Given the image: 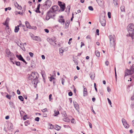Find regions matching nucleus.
Masks as SVG:
<instances>
[{
  "mask_svg": "<svg viewBox=\"0 0 134 134\" xmlns=\"http://www.w3.org/2000/svg\"><path fill=\"white\" fill-rule=\"evenodd\" d=\"M38 74L37 72H32L31 74H28V78L29 80H32V82L35 85H37V82Z\"/></svg>",
  "mask_w": 134,
  "mask_h": 134,
  "instance_id": "1",
  "label": "nucleus"
},
{
  "mask_svg": "<svg viewBox=\"0 0 134 134\" xmlns=\"http://www.w3.org/2000/svg\"><path fill=\"white\" fill-rule=\"evenodd\" d=\"M127 30L129 32V35H127V36H131L134 34V25L132 23L129 24L127 27Z\"/></svg>",
  "mask_w": 134,
  "mask_h": 134,
  "instance_id": "2",
  "label": "nucleus"
},
{
  "mask_svg": "<svg viewBox=\"0 0 134 134\" xmlns=\"http://www.w3.org/2000/svg\"><path fill=\"white\" fill-rule=\"evenodd\" d=\"M52 2L50 0H47L43 3L42 6V8L45 10L48 9L51 6Z\"/></svg>",
  "mask_w": 134,
  "mask_h": 134,
  "instance_id": "3",
  "label": "nucleus"
},
{
  "mask_svg": "<svg viewBox=\"0 0 134 134\" xmlns=\"http://www.w3.org/2000/svg\"><path fill=\"white\" fill-rule=\"evenodd\" d=\"M134 72V69L132 67L130 70L126 69L125 71L124 76L125 77L128 75H130L133 74Z\"/></svg>",
  "mask_w": 134,
  "mask_h": 134,
  "instance_id": "4",
  "label": "nucleus"
},
{
  "mask_svg": "<svg viewBox=\"0 0 134 134\" xmlns=\"http://www.w3.org/2000/svg\"><path fill=\"white\" fill-rule=\"evenodd\" d=\"M100 22L101 25L103 26H104L106 24V20L104 16H100Z\"/></svg>",
  "mask_w": 134,
  "mask_h": 134,
  "instance_id": "5",
  "label": "nucleus"
},
{
  "mask_svg": "<svg viewBox=\"0 0 134 134\" xmlns=\"http://www.w3.org/2000/svg\"><path fill=\"white\" fill-rule=\"evenodd\" d=\"M53 13L52 11L50 10V11L48 12L47 14V16L46 17V19H49L50 17H51L52 16H54L55 15L53 14Z\"/></svg>",
  "mask_w": 134,
  "mask_h": 134,
  "instance_id": "6",
  "label": "nucleus"
},
{
  "mask_svg": "<svg viewBox=\"0 0 134 134\" xmlns=\"http://www.w3.org/2000/svg\"><path fill=\"white\" fill-rule=\"evenodd\" d=\"M9 20L10 19L8 18H7L6 19L5 22L3 23V25L6 26V29L9 30V33H8V34H10V32H11V30L9 29L8 26V23Z\"/></svg>",
  "mask_w": 134,
  "mask_h": 134,
  "instance_id": "7",
  "label": "nucleus"
},
{
  "mask_svg": "<svg viewBox=\"0 0 134 134\" xmlns=\"http://www.w3.org/2000/svg\"><path fill=\"white\" fill-rule=\"evenodd\" d=\"M58 4L60 7L61 11H64L65 8V4L64 3L59 1H58Z\"/></svg>",
  "mask_w": 134,
  "mask_h": 134,
  "instance_id": "8",
  "label": "nucleus"
},
{
  "mask_svg": "<svg viewBox=\"0 0 134 134\" xmlns=\"http://www.w3.org/2000/svg\"><path fill=\"white\" fill-rule=\"evenodd\" d=\"M64 118H63V120L67 122H69L70 121V120L67 117V115L65 112L63 113L62 115Z\"/></svg>",
  "mask_w": 134,
  "mask_h": 134,
  "instance_id": "9",
  "label": "nucleus"
},
{
  "mask_svg": "<svg viewBox=\"0 0 134 134\" xmlns=\"http://www.w3.org/2000/svg\"><path fill=\"white\" fill-rule=\"evenodd\" d=\"M122 121L123 125L125 128L127 129L129 127V124L127 123L125 119H122Z\"/></svg>",
  "mask_w": 134,
  "mask_h": 134,
  "instance_id": "10",
  "label": "nucleus"
},
{
  "mask_svg": "<svg viewBox=\"0 0 134 134\" xmlns=\"http://www.w3.org/2000/svg\"><path fill=\"white\" fill-rule=\"evenodd\" d=\"M64 17L60 15L59 16L58 21L62 24H64L65 23V21L63 19Z\"/></svg>",
  "mask_w": 134,
  "mask_h": 134,
  "instance_id": "11",
  "label": "nucleus"
},
{
  "mask_svg": "<svg viewBox=\"0 0 134 134\" xmlns=\"http://www.w3.org/2000/svg\"><path fill=\"white\" fill-rule=\"evenodd\" d=\"M5 52L6 54L8 55V57H13L14 56L13 53H11L10 50L8 49H6L5 50Z\"/></svg>",
  "mask_w": 134,
  "mask_h": 134,
  "instance_id": "12",
  "label": "nucleus"
},
{
  "mask_svg": "<svg viewBox=\"0 0 134 134\" xmlns=\"http://www.w3.org/2000/svg\"><path fill=\"white\" fill-rule=\"evenodd\" d=\"M58 9V7L57 5H55L53 6L51 9V10L54 13L56 11H57Z\"/></svg>",
  "mask_w": 134,
  "mask_h": 134,
  "instance_id": "13",
  "label": "nucleus"
},
{
  "mask_svg": "<svg viewBox=\"0 0 134 134\" xmlns=\"http://www.w3.org/2000/svg\"><path fill=\"white\" fill-rule=\"evenodd\" d=\"M32 37L33 40L35 41H41V38L38 36H33Z\"/></svg>",
  "mask_w": 134,
  "mask_h": 134,
  "instance_id": "14",
  "label": "nucleus"
},
{
  "mask_svg": "<svg viewBox=\"0 0 134 134\" xmlns=\"http://www.w3.org/2000/svg\"><path fill=\"white\" fill-rule=\"evenodd\" d=\"M115 40H112L111 41H110V46L111 47H114L115 48L116 43L115 42Z\"/></svg>",
  "mask_w": 134,
  "mask_h": 134,
  "instance_id": "15",
  "label": "nucleus"
},
{
  "mask_svg": "<svg viewBox=\"0 0 134 134\" xmlns=\"http://www.w3.org/2000/svg\"><path fill=\"white\" fill-rule=\"evenodd\" d=\"M83 96H85L87 95L88 92L87 89L84 86H83Z\"/></svg>",
  "mask_w": 134,
  "mask_h": 134,
  "instance_id": "16",
  "label": "nucleus"
},
{
  "mask_svg": "<svg viewBox=\"0 0 134 134\" xmlns=\"http://www.w3.org/2000/svg\"><path fill=\"white\" fill-rule=\"evenodd\" d=\"M98 4L100 6H103L104 4L103 0H96Z\"/></svg>",
  "mask_w": 134,
  "mask_h": 134,
  "instance_id": "17",
  "label": "nucleus"
},
{
  "mask_svg": "<svg viewBox=\"0 0 134 134\" xmlns=\"http://www.w3.org/2000/svg\"><path fill=\"white\" fill-rule=\"evenodd\" d=\"M73 103L75 108L78 111L79 109V105L75 101H73Z\"/></svg>",
  "mask_w": 134,
  "mask_h": 134,
  "instance_id": "18",
  "label": "nucleus"
},
{
  "mask_svg": "<svg viewBox=\"0 0 134 134\" xmlns=\"http://www.w3.org/2000/svg\"><path fill=\"white\" fill-rule=\"evenodd\" d=\"M8 129L9 130H11L13 129V125L12 123L10 122L8 123Z\"/></svg>",
  "mask_w": 134,
  "mask_h": 134,
  "instance_id": "19",
  "label": "nucleus"
},
{
  "mask_svg": "<svg viewBox=\"0 0 134 134\" xmlns=\"http://www.w3.org/2000/svg\"><path fill=\"white\" fill-rule=\"evenodd\" d=\"M109 39L110 41L115 40V37L114 35H109Z\"/></svg>",
  "mask_w": 134,
  "mask_h": 134,
  "instance_id": "20",
  "label": "nucleus"
},
{
  "mask_svg": "<svg viewBox=\"0 0 134 134\" xmlns=\"http://www.w3.org/2000/svg\"><path fill=\"white\" fill-rule=\"evenodd\" d=\"M18 59L20 60H21L25 63L26 64H27V63L25 61V60L23 58L21 55H19L18 57Z\"/></svg>",
  "mask_w": 134,
  "mask_h": 134,
  "instance_id": "21",
  "label": "nucleus"
},
{
  "mask_svg": "<svg viewBox=\"0 0 134 134\" xmlns=\"http://www.w3.org/2000/svg\"><path fill=\"white\" fill-rule=\"evenodd\" d=\"M21 24H19L17 25V26H15L14 29V32L15 33H17L18 32L19 29V27L20 26Z\"/></svg>",
  "mask_w": 134,
  "mask_h": 134,
  "instance_id": "22",
  "label": "nucleus"
},
{
  "mask_svg": "<svg viewBox=\"0 0 134 134\" xmlns=\"http://www.w3.org/2000/svg\"><path fill=\"white\" fill-rule=\"evenodd\" d=\"M15 6L17 8L20 10H21L22 7L21 6H20L17 2H16L14 3Z\"/></svg>",
  "mask_w": 134,
  "mask_h": 134,
  "instance_id": "23",
  "label": "nucleus"
},
{
  "mask_svg": "<svg viewBox=\"0 0 134 134\" xmlns=\"http://www.w3.org/2000/svg\"><path fill=\"white\" fill-rule=\"evenodd\" d=\"M40 4H38L37 8H36V10H35V12L37 13H40L41 12L40 11Z\"/></svg>",
  "mask_w": 134,
  "mask_h": 134,
  "instance_id": "24",
  "label": "nucleus"
},
{
  "mask_svg": "<svg viewBox=\"0 0 134 134\" xmlns=\"http://www.w3.org/2000/svg\"><path fill=\"white\" fill-rule=\"evenodd\" d=\"M54 114L53 115L54 116H56L59 114V113L58 110H54Z\"/></svg>",
  "mask_w": 134,
  "mask_h": 134,
  "instance_id": "25",
  "label": "nucleus"
},
{
  "mask_svg": "<svg viewBox=\"0 0 134 134\" xmlns=\"http://www.w3.org/2000/svg\"><path fill=\"white\" fill-rule=\"evenodd\" d=\"M26 26L27 28L30 29L31 28V26L30 24L27 21L25 22Z\"/></svg>",
  "mask_w": 134,
  "mask_h": 134,
  "instance_id": "26",
  "label": "nucleus"
},
{
  "mask_svg": "<svg viewBox=\"0 0 134 134\" xmlns=\"http://www.w3.org/2000/svg\"><path fill=\"white\" fill-rule=\"evenodd\" d=\"M61 127L57 125H56L54 127V129L57 130H59L61 129Z\"/></svg>",
  "mask_w": 134,
  "mask_h": 134,
  "instance_id": "27",
  "label": "nucleus"
},
{
  "mask_svg": "<svg viewBox=\"0 0 134 134\" xmlns=\"http://www.w3.org/2000/svg\"><path fill=\"white\" fill-rule=\"evenodd\" d=\"M70 8L71 7L70 5H69L67 6L66 9V11L69 13L70 12Z\"/></svg>",
  "mask_w": 134,
  "mask_h": 134,
  "instance_id": "28",
  "label": "nucleus"
},
{
  "mask_svg": "<svg viewBox=\"0 0 134 134\" xmlns=\"http://www.w3.org/2000/svg\"><path fill=\"white\" fill-rule=\"evenodd\" d=\"M95 54L96 56L98 57H99L100 56V53L99 51H96L95 52Z\"/></svg>",
  "mask_w": 134,
  "mask_h": 134,
  "instance_id": "29",
  "label": "nucleus"
},
{
  "mask_svg": "<svg viewBox=\"0 0 134 134\" xmlns=\"http://www.w3.org/2000/svg\"><path fill=\"white\" fill-rule=\"evenodd\" d=\"M120 9L121 11L122 12H125V7L124 5H122L120 7Z\"/></svg>",
  "mask_w": 134,
  "mask_h": 134,
  "instance_id": "30",
  "label": "nucleus"
},
{
  "mask_svg": "<svg viewBox=\"0 0 134 134\" xmlns=\"http://www.w3.org/2000/svg\"><path fill=\"white\" fill-rule=\"evenodd\" d=\"M24 123L25 126H27L30 124V122L29 120H27Z\"/></svg>",
  "mask_w": 134,
  "mask_h": 134,
  "instance_id": "31",
  "label": "nucleus"
},
{
  "mask_svg": "<svg viewBox=\"0 0 134 134\" xmlns=\"http://www.w3.org/2000/svg\"><path fill=\"white\" fill-rule=\"evenodd\" d=\"M20 113L21 116H24V115H25V113L24 112L22 111H20Z\"/></svg>",
  "mask_w": 134,
  "mask_h": 134,
  "instance_id": "32",
  "label": "nucleus"
},
{
  "mask_svg": "<svg viewBox=\"0 0 134 134\" xmlns=\"http://www.w3.org/2000/svg\"><path fill=\"white\" fill-rule=\"evenodd\" d=\"M19 99L21 101H23L24 98L23 97L21 96H19L18 97Z\"/></svg>",
  "mask_w": 134,
  "mask_h": 134,
  "instance_id": "33",
  "label": "nucleus"
},
{
  "mask_svg": "<svg viewBox=\"0 0 134 134\" xmlns=\"http://www.w3.org/2000/svg\"><path fill=\"white\" fill-rule=\"evenodd\" d=\"M118 1L116 0L115 1H113V3L115 6H116L118 5Z\"/></svg>",
  "mask_w": 134,
  "mask_h": 134,
  "instance_id": "34",
  "label": "nucleus"
},
{
  "mask_svg": "<svg viewBox=\"0 0 134 134\" xmlns=\"http://www.w3.org/2000/svg\"><path fill=\"white\" fill-rule=\"evenodd\" d=\"M15 63L16 65L18 66H19L20 65V63L19 62H15Z\"/></svg>",
  "mask_w": 134,
  "mask_h": 134,
  "instance_id": "35",
  "label": "nucleus"
},
{
  "mask_svg": "<svg viewBox=\"0 0 134 134\" xmlns=\"http://www.w3.org/2000/svg\"><path fill=\"white\" fill-rule=\"evenodd\" d=\"M90 77L91 78L92 80H93L94 78V74H92L90 75Z\"/></svg>",
  "mask_w": 134,
  "mask_h": 134,
  "instance_id": "36",
  "label": "nucleus"
},
{
  "mask_svg": "<svg viewBox=\"0 0 134 134\" xmlns=\"http://www.w3.org/2000/svg\"><path fill=\"white\" fill-rule=\"evenodd\" d=\"M17 13L18 14H20L21 15H23V13H21L20 12H17L16 11V12H15V14L16 15L17 14V13Z\"/></svg>",
  "mask_w": 134,
  "mask_h": 134,
  "instance_id": "37",
  "label": "nucleus"
},
{
  "mask_svg": "<svg viewBox=\"0 0 134 134\" xmlns=\"http://www.w3.org/2000/svg\"><path fill=\"white\" fill-rule=\"evenodd\" d=\"M88 9L89 10L93 11V8L91 6H89L88 7Z\"/></svg>",
  "mask_w": 134,
  "mask_h": 134,
  "instance_id": "38",
  "label": "nucleus"
},
{
  "mask_svg": "<svg viewBox=\"0 0 134 134\" xmlns=\"http://www.w3.org/2000/svg\"><path fill=\"white\" fill-rule=\"evenodd\" d=\"M29 54L30 56L31 57H33L34 56V54L31 52H30L29 53Z\"/></svg>",
  "mask_w": 134,
  "mask_h": 134,
  "instance_id": "39",
  "label": "nucleus"
},
{
  "mask_svg": "<svg viewBox=\"0 0 134 134\" xmlns=\"http://www.w3.org/2000/svg\"><path fill=\"white\" fill-rule=\"evenodd\" d=\"M59 52L60 53H63L64 52L62 48H60L59 49Z\"/></svg>",
  "mask_w": 134,
  "mask_h": 134,
  "instance_id": "40",
  "label": "nucleus"
},
{
  "mask_svg": "<svg viewBox=\"0 0 134 134\" xmlns=\"http://www.w3.org/2000/svg\"><path fill=\"white\" fill-rule=\"evenodd\" d=\"M108 18H111V13L109 12H108Z\"/></svg>",
  "mask_w": 134,
  "mask_h": 134,
  "instance_id": "41",
  "label": "nucleus"
},
{
  "mask_svg": "<svg viewBox=\"0 0 134 134\" xmlns=\"http://www.w3.org/2000/svg\"><path fill=\"white\" fill-rule=\"evenodd\" d=\"M54 79V77L53 76H52L50 77L49 80L50 81H51L53 79Z\"/></svg>",
  "mask_w": 134,
  "mask_h": 134,
  "instance_id": "42",
  "label": "nucleus"
},
{
  "mask_svg": "<svg viewBox=\"0 0 134 134\" xmlns=\"http://www.w3.org/2000/svg\"><path fill=\"white\" fill-rule=\"evenodd\" d=\"M107 100L109 103L110 104V105H111V103L110 99L109 98H107Z\"/></svg>",
  "mask_w": 134,
  "mask_h": 134,
  "instance_id": "43",
  "label": "nucleus"
},
{
  "mask_svg": "<svg viewBox=\"0 0 134 134\" xmlns=\"http://www.w3.org/2000/svg\"><path fill=\"white\" fill-rule=\"evenodd\" d=\"M65 81V80L64 79L62 78V85H64V82Z\"/></svg>",
  "mask_w": 134,
  "mask_h": 134,
  "instance_id": "44",
  "label": "nucleus"
},
{
  "mask_svg": "<svg viewBox=\"0 0 134 134\" xmlns=\"http://www.w3.org/2000/svg\"><path fill=\"white\" fill-rule=\"evenodd\" d=\"M47 111V108H44L42 110V111L43 112H44L46 111Z\"/></svg>",
  "mask_w": 134,
  "mask_h": 134,
  "instance_id": "45",
  "label": "nucleus"
},
{
  "mask_svg": "<svg viewBox=\"0 0 134 134\" xmlns=\"http://www.w3.org/2000/svg\"><path fill=\"white\" fill-rule=\"evenodd\" d=\"M6 97L9 99H10L11 98V97L8 94H7L6 96Z\"/></svg>",
  "mask_w": 134,
  "mask_h": 134,
  "instance_id": "46",
  "label": "nucleus"
},
{
  "mask_svg": "<svg viewBox=\"0 0 134 134\" xmlns=\"http://www.w3.org/2000/svg\"><path fill=\"white\" fill-rule=\"evenodd\" d=\"M40 118L38 117H37L35 118V120L37 121H39Z\"/></svg>",
  "mask_w": 134,
  "mask_h": 134,
  "instance_id": "47",
  "label": "nucleus"
},
{
  "mask_svg": "<svg viewBox=\"0 0 134 134\" xmlns=\"http://www.w3.org/2000/svg\"><path fill=\"white\" fill-rule=\"evenodd\" d=\"M105 64L107 66H108L109 64V62L108 61H106L105 63Z\"/></svg>",
  "mask_w": 134,
  "mask_h": 134,
  "instance_id": "48",
  "label": "nucleus"
},
{
  "mask_svg": "<svg viewBox=\"0 0 134 134\" xmlns=\"http://www.w3.org/2000/svg\"><path fill=\"white\" fill-rule=\"evenodd\" d=\"M81 45L80 47L81 48H82V46H85L84 43L82 42H81Z\"/></svg>",
  "mask_w": 134,
  "mask_h": 134,
  "instance_id": "49",
  "label": "nucleus"
},
{
  "mask_svg": "<svg viewBox=\"0 0 134 134\" xmlns=\"http://www.w3.org/2000/svg\"><path fill=\"white\" fill-rule=\"evenodd\" d=\"M131 36L133 41H134V35L132 34L131 36Z\"/></svg>",
  "mask_w": 134,
  "mask_h": 134,
  "instance_id": "50",
  "label": "nucleus"
},
{
  "mask_svg": "<svg viewBox=\"0 0 134 134\" xmlns=\"http://www.w3.org/2000/svg\"><path fill=\"white\" fill-rule=\"evenodd\" d=\"M52 97V94H50L49 96V99L50 101H51V99H52L51 98Z\"/></svg>",
  "mask_w": 134,
  "mask_h": 134,
  "instance_id": "51",
  "label": "nucleus"
},
{
  "mask_svg": "<svg viewBox=\"0 0 134 134\" xmlns=\"http://www.w3.org/2000/svg\"><path fill=\"white\" fill-rule=\"evenodd\" d=\"M26 117L27 115H24V116H23V119L24 120H26Z\"/></svg>",
  "mask_w": 134,
  "mask_h": 134,
  "instance_id": "52",
  "label": "nucleus"
},
{
  "mask_svg": "<svg viewBox=\"0 0 134 134\" xmlns=\"http://www.w3.org/2000/svg\"><path fill=\"white\" fill-rule=\"evenodd\" d=\"M96 32L97 33V34L98 35H99V30L98 29H97L96 30Z\"/></svg>",
  "mask_w": 134,
  "mask_h": 134,
  "instance_id": "53",
  "label": "nucleus"
},
{
  "mask_svg": "<svg viewBox=\"0 0 134 134\" xmlns=\"http://www.w3.org/2000/svg\"><path fill=\"white\" fill-rule=\"evenodd\" d=\"M69 95L70 96H71L72 95V93L71 92H69L68 93Z\"/></svg>",
  "mask_w": 134,
  "mask_h": 134,
  "instance_id": "54",
  "label": "nucleus"
},
{
  "mask_svg": "<svg viewBox=\"0 0 134 134\" xmlns=\"http://www.w3.org/2000/svg\"><path fill=\"white\" fill-rule=\"evenodd\" d=\"M44 30L47 33H48L49 32V30L48 29H44Z\"/></svg>",
  "mask_w": 134,
  "mask_h": 134,
  "instance_id": "55",
  "label": "nucleus"
},
{
  "mask_svg": "<svg viewBox=\"0 0 134 134\" xmlns=\"http://www.w3.org/2000/svg\"><path fill=\"white\" fill-rule=\"evenodd\" d=\"M75 120L74 119H72L71 120V122L72 123H74Z\"/></svg>",
  "mask_w": 134,
  "mask_h": 134,
  "instance_id": "56",
  "label": "nucleus"
},
{
  "mask_svg": "<svg viewBox=\"0 0 134 134\" xmlns=\"http://www.w3.org/2000/svg\"><path fill=\"white\" fill-rule=\"evenodd\" d=\"M86 38L87 39H91V37L89 35H88L86 36Z\"/></svg>",
  "mask_w": 134,
  "mask_h": 134,
  "instance_id": "57",
  "label": "nucleus"
},
{
  "mask_svg": "<svg viewBox=\"0 0 134 134\" xmlns=\"http://www.w3.org/2000/svg\"><path fill=\"white\" fill-rule=\"evenodd\" d=\"M89 125L90 128H92V126L90 122H89Z\"/></svg>",
  "mask_w": 134,
  "mask_h": 134,
  "instance_id": "58",
  "label": "nucleus"
},
{
  "mask_svg": "<svg viewBox=\"0 0 134 134\" xmlns=\"http://www.w3.org/2000/svg\"><path fill=\"white\" fill-rule=\"evenodd\" d=\"M91 110H92V111L93 112V113L94 114H96V113L93 110V107H92V109H91Z\"/></svg>",
  "mask_w": 134,
  "mask_h": 134,
  "instance_id": "59",
  "label": "nucleus"
},
{
  "mask_svg": "<svg viewBox=\"0 0 134 134\" xmlns=\"http://www.w3.org/2000/svg\"><path fill=\"white\" fill-rule=\"evenodd\" d=\"M131 99L132 100H134V95L131 97Z\"/></svg>",
  "mask_w": 134,
  "mask_h": 134,
  "instance_id": "60",
  "label": "nucleus"
},
{
  "mask_svg": "<svg viewBox=\"0 0 134 134\" xmlns=\"http://www.w3.org/2000/svg\"><path fill=\"white\" fill-rule=\"evenodd\" d=\"M51 125V127H50V129H52L53 128V125H52L51 124H50Z\"/></svg>",
  "mask_w": 134,
  "mask_h": 134,
  "instance_id": "61",
  "label": "nucleus"
},
{
  "mask_svg": "<svg viewBox=\"0 0 134 134\" xmlns=\"http://www.w3.org/2000/svg\"><path fill=\"white\" fill-rule=\"evenodd\" d=\"M41 57H42V58L43 59H45V56L44 55H42L41 56Z\"/></svg>",
  "mask_w": 134,
  "mask_h": 134,
  "instance_id": "62",
  "label": "nucleus"
},
{
  "mask_svg": "<svg viewBox=\"0 0 134 134\" xmlns=\"http://www.w3.org/2000/svg\"><path fill=\"white\" fill-rule=\"evenodd\" d=\"M107 90L108 92H110L111 91V90L110 88H109V87H107Z\"/></svg>",
  "mask_w": 134,
  "mask_h": 134,
  "instance_id": "63",
  "label": "nucleus"
},
{
  "mask_svg": "<svg viewBox=\"0 0 134 134\" xmlns=\"http://www.w3.org/2000/svg\"><path fill=\"white\" fill-rule=\"evenodd\" d=\"M69 23H70L69 21H66V22L65 25H66L68 24V25H69Z\"/></svg>",
  "mask_w": 134,
  "mask_h": 134,
  "instance_id": "64",
  "label": "nucleus"
}]
</instances>
